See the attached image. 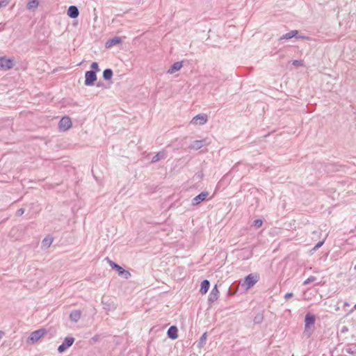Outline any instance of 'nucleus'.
Here are the masks:
<instances>
[{
  "instance_id": "nucleus-1",
  "label": "nucleus",
  "mask_w": 356,
  "mask_h": 356,
  "mask_svg": "<svg viewBox=\"0 0 356 356\" xmlns=\"http://www.w3.org/2000/svg\"><path fill=\"white\" fill-rule=\"evenodd\" d=\"M316 318L315 316L307 313L305 316V330L304 334L307 337H309L314 330L313 327L315 323Z\"/></svg>"
},
{
  "instance_id": "nucleus-2",
  "label": "nucleus",
  "mask_w": 356,
  "mask_h": 356,
  "mask_svg": "<svg viewBox=\"0 0 356 356\" xmlns=\"http://www.w3.org/2000/svg\"><path fill=\"white\" fill-rule=\"evenodd\" d=\"M15 65V59L8 58L6 56L0 57V70L7 71L12 69Z\"/></svg>"
},
{
  "instance_id": "nucleus-3",
  "label": "nucleus",
  "mask_w": 356,
  "mask_h": 356,
  "mask_svg": "<svg viewBox=\"0 0 356 356\" xmlns=\"http://www.w3.org/2000/svg\"><path fill=\"white\" fill-rule=\"evenodd\" d=\"M259 280V275L257 274H249L245 277L244 285L246 289L252 287Z\"/></svg>"
},
{
  "instance_id": "nucleus-4",
  "label": "nucleus",
  "mask_w": 356,
  "mask_h": 356,
  "mask_svg": "<svg viewBox=\"0 0 356 356\" xmlns=\"http://www.w3.org/2000/svg\"><path fill=\"white\" fill-rule=\"evenodd\" d=\"M85 85L88 86H93L97 80L96 72L94 70L87 71L85 74Z\"/></svg>"
},
{
  "instance_id": "nucleus-5",
  "label": "nucleus",
  "mask_w": 356,
  "mask_h": 356,
  "mask_svg": "<svg viewBox=\"0 0 356 356\" xmlns=\"http://www.w3.org/2000/svg\"><path fill=\"white\" fill-rule=\"evenodd\" d=\"M74 342V338L72 337H67L65 338L63 343L58 348V351L60 353L65 352L68 348H70Z\"/></svg>"
},
{
  "instance_id": "nucleus-6",
  "label": "nucleus",
  "mask_w": 356,
  "mask_h": 356,
  "mask_svg": "<svg viewBox=\"0 0 356 356\" xmlns=\"http://www.w3.org/2000/svg\"><path fill=\"white\" fill-rule=\"evenodd\" d=\"M45 330L40 329L33 332L28 338V341L33 343L38 341L45 334Z\"/></svg>"
},
{
  "instance_id": "nucleus-7",
  "label": "nucleus",
  "mask_w": 356,
  "mask_h": 356,
  "mask_svg": "<svg viewBox=\"0 0 356 356\" xmlns=\"http://www.w3.org/2000/svg\"><path fill=\"white\" fill-rule=\"evenodd\" d=\"M71 127H72L71 119L67 116L63 117L59 122V129L62 131H67Z\"/></svg>"
},
{
  "instance_id": "nucleus-8",
  "label": "nucleus",
  "mask_w": 356,
  "mask_h": 356,
  "mask_svg": "<svg viewBox=\"0 0 356 356\" xmlns=\"http://www.w3.org/2000/svg\"><path fill=\"white\" fill-rule=\"evenodd\" d=\"M209 144L207 139L197 140L193 141L188 147L191 149L198 150L202 148L204 145H208Z\"/></svg>"
},
{
  "instance_id": "nucleus-9",
  "label": "nucleus",
  "mask_w": 356,
  "mask_h": 356,
  "mask_svg": "<svg viewBox=\"0 0 356 356\" xmlns=\"http://www.w3.org/2000/svg\"><path fill=\"white\" fill-rule=\"evenodd\" d=\"M207 115L206 114H198L195 116L191 123L193 124H204L207 122Z\"/></svg>"
},
{
  "instance_id": "nucleus-10",
  "label": "nucleus",
  "mask_w": 356,
  "mask_h": 356,
  "mask_svg": "<svg viewBox=\"0 0 356 356\" xmlns=\"http://www.w3.org/2000/svg\"><path fill=\"white\" fill-rule=\"evenodd\" d=\"M209 193L207 191H204L195 196L192 200V205L197 206L202 201L205 200L209 196Z\"/></svg>"
},
{
  "instance_id": "nucleus-11",
  "label": "nucleus",
  "mask_w": 356,
  "mask_h": 356,
  "mask_svg": "<svg viewBox=\"0 0 356 356\" xmlns=\"http://www.w3.org/2000/svg\"><path fill=\"white\" fill-rule=\"evenodd\" d=\"M219 293L220 292L218 289V285L216 284L214 286V287L212 289V290L209 296V298H208L209 302H213L216 300H217L219 297Z\"/></svg>"
},
{
  "instance_id": "nucleus-12",
  "label": "nucleus",
  "mask_w": 356,
  "mask_h": 356,
  "mask_svg": "<svg viewBox=\"0 0 356 356\" xmlns=\"http://www.w3.org/2000/svg\"><path fill=\"white\" fill-rule=\"evenodd\" d=\"M102 303L103 305V308L105 310L111 311L115 309V306L111 299L107 300L106 298H103L102 300Z\"/></svg>"
},
{
  "instance_id": "nucleus-13",
  "label": "nucleus",
  "mask_w": 356,
  "mask_h": 356,
  "mask_svg": "<svg viewBox=\"0 0 356 356\" xmlns=\"http://www.w3.org/2000/svg\"><path fill=\"white\" fill-rule=\"evenodd\" d=\"M178 330L175 325H172L168 330L167 334L170 339H176L178 337Z\"/></svg>"
},
{
  "instance_id": "nucleus-14",
  "label": "nucleus",
  "mask_w": 356,
  "mask_h": 356,
  "mask_svg": "<svg viewBox=\"0 0 356 356\" xmlns=\"http://www.w3.org/2000/svg\"><path fill=\"white\" fill-rule=\"evenodd\" d=\"M79 11L76 6H70L67 10V15L71 18H76L79 16Z\"/></svg>"
},
{
  "instance_id": "nucleus-15",
  "label": "nucleus",
  "mask_w": 356,
  "mask_h": 356,
  "mask_svg": "<svg viewBox=\"0 0 356 356\" xmlns=\"http://www.w3.org/2000/svg\"><path fill=\"white\" fill-rule=\"evenodd\" d=\"M183 66V62H175L173 65L169 68L168 70V73L170 74H172L175 72L179 71Z\"/></svg>"
},
{
  "instance_id": "nucleus-16",
  "label": "nucleus",
  "mask_w": 356,
  "mask_h": 356,
  "mask_svg": "<svg viewBox=\"0 0 356 356\" xmlns=\"http://www.w3.org/2000/svg\"><path fill=\"white\" fill-rule=\"evenodd\" d=\"M81 316V312L80 310H73L70 314V319L71 321L77 322Z\"/></svg>"
},
{
  "instance_id": "nucleus-17",
  "label": "nucleus",
  "mask_w": 356,
  "mask_h": 356,
  "mask_svg": "<svg viewBox=\"0 0 356 356\" xmlns=\"http://www.w3.org/2000/svg\"><path fill=\"white\" fill-rule=\"evenodd\" d=\"M121 42V38L119 37H115L112 39L108 40L106 42V47L111 48L114 45L118 44Z\"/></svg>"
},
{
  "instance_id": "nucleus-18",
  "label": "nucleus",
  "mask_w": 356,
  "mask_h": 356,
  "mask_svg": "<svg viewBox=\"0 0 356 356\" xmlns=\"http://www.w3.org/2000/svg\"><path fill=\"white\" fill-rule=\"evenodd\" d=\"M210 282L207 280H204L201 283V287L200 289V292L202 294H206L209 289Z\"/></svg>"
},
{
  "instance_id": "nucleus-19",
  "label": "nucleus",
  "mask_w": 356,
  "mask_h": 356,
  "mask_svg": "<svg viewBox=\"0 0 356 356\" xmlns=\"http://www.w3.org/2000/svg\"><path fill=\"white\" fill-rule=\"evenodd\" d=\"M166 156H167V153L165 151L159 152L152 157V163H156L162 159L166 158Z\"/></svg>"
},
{
  "instance_id": "nucleus-20",
  "label": "nucleus",
  "mask_w": 356,
  "mask_h": 356,
  "mask_svg": "<svg viewBox=\"0 0 356 356\" xmlns=\"http://www.w3.org/2000/svg\"><path fill=\"white\" fill-rule=\"evenodd\" d=\"M298 34V30H292V31L286 33V34L283 35L282 36H281L279 40H282L284 39H286V40L291 39L292 38L296 36Z\"/></svg>"
},
{
  "instance_id": "nucleus-21",
  "label": "nucleus",
  "mask_w": 356,
  "mask_h": 356,
  "mask_svg": "<svg viewBox=\"0 0 356 356\" xmlns=\"http://www.w3.org/2000/svg\"><path fill=\"white\" fill-rule=\"evenodd\" d=\"M106 260L108 261V263L109 264L110 266L115 269L118 271V273L121 272V270L123 269L120 266L115 263L114 261L110 260L108 257L106 258Z\"/></svg>"
},
{
  "instance_id": "nucleus-22",
  "label": "nucleus",
  "mask_w": 356,
  "mask_h": 356,
  "mask_svg": "<svg viewBox=\"0 0 356 356\" xmlns=\"http://www.w3.org/2000/svg\"><path fill=\"white\" fill-rule=\"evenodd\" d=\"M39 6V3L38 0H32L28 2L26 5V8L29 10L34 9L38 8Z\"/></svg>"
},
{
  "instance_id": "nucleus-23",
  "label": "nucleus",
  "mask_w": 356,
  "mask_h": 356,
  "mask_svg": "<svg viewBox=\"0 0 356 356\" xmlns=\"http://www.w3.org/2000/svg\"><path fill=\"white\" fill-rule=\"evenodd\" d=\"M113 71L111 69H106L103 72V78L105 80H109L112 78Z\"/></svg>"
},
{
  "instance_id": "nucleus-24",
  "label": "nucleus",
  "mask_w": 356,
  "mask_h": 356,
  "mask_svg": "<svg viewBox=\"0 0 356 356\" xmlns=\"http://www.w3.org/2000/svg\"><path fill=\"white\" fill-rule=\"evenodd\" d=\"M53 238L51 237H46L42 241V245L43 247L48 248L52 243Z\"/></svg>"
},
{
  "instance_id": "nucleus-25",
  "label": "nucleus",
  "mask_w": 356,
  "mask_h": 356,
  "mask_svg": "<svg viewBox=\"0 0 356 356\" xmlns=\"http://www.w3.org/2000/svg\"><path fill=\"white\" fill-rule=\"evenodd\" d=\"M120 276L124 277L125 279H129L131 275L129 271L124 270V268L118 273Z\"/></svg>"
},
{
  "instance_id": "nucleus-26",
  "label": "nucleus",
  "mask_w": 356,
  "mask_h": 356,
  "mask_svg": "<svg viewBox=\"0 0 356 356\" xmlns=\"http://www.w3.org/2000/svg\"><path fill=\"white\" fill-rule=\"evenodd\" d=\"M325 238L324 239H323L322 241H319V242H318V243H317V244H316V245L312 248V252H315V251H316L319 248H321V247L323 245V243H324V242H325Z\"/></svg>"
},
{
  "instance_id": "nucleus-27",
  "label": "nucleus",
  "mask_w": 356,
  "mask_h": 356,
  "mask_svg": "<svg viewBox=\"0 0 356 356\" xmlns=\"http://www.w3.org/2000/svg\"><path fill=\"white\" fill-rule=\"evenodd\" d=\"M316 280V277L314 276H310L309 278H307L306 280L304 281L303 285L309 284L311 282H314Z\"/></svg>"
},
{
  "instance_id": "nucleus-28",
  "label": "nucleus",
  "mask_w": 356,
  "mask_h": 356,
  "mask_svg": "<svg viewBox=\"0 0 356 356\" xmlns=\"http://www.w3.org/2000/svg\"><path fill=\"white\" fill-rule=\"evenodd\" d=\"M262 220H260V219H257L255 220L254 222H253V225L257 227V228H259L260 227L261 225H262Z\"/></svg>"
},
{
  "instance_id": "nucleus-29",
  "label": "nucleus",
  "mask_w": 356,
  "mask_h": 356,
  "mask_svg": "<svg viewBox=\"0 0 356 356\" xmlns=\"http://www.w3.org/2000/svg\"><path fill=\"white\" fill-rule=\"evenodd\" d=\"M237 291H238V286L234 289H232V287H229V291H228V296H233V295L236 294Z\"/></svg>"
},
{
  "instance_id": "nucleus-30",
  "label": "nucleus",
  "mask_w": 356,
  "mask_h": 356,
  "mask_svg": "<svg viewBox=\"0 0 356 356\" xmlns=\"http://www.w3.org/2000/svg\"><path fill=\"white\" fill-rule=\"evenodd\" d=\"M206 339H207V333H204V334L202 335V337H200V339L199 343H200V344H204V343H205Z\"/></svg>"
},
{
  "instance_id": "nucleus-31",
  "label": "nucleus",
  "mask_w": 356,
  "mask_h": 356,
  "mask_svg": "<svg viewBox=\"0 0 356 356\" xmlns=\"http://www.w3.org/2000/svg\"><path fill=\"white\" fill-rule=\"evenodd\" d=\"M292 64L294 66H302L303 65V61L301 60H294Z\"/></svg>"
},
{
  "instance_id": "nucleus-32",
  "label": "nucleus",
  "mask_w": 356,
  "mask_h": 356,
  "mask_svg": "<svg viewBox=\"0 0 356 356\" xmlns=\"http://www.w3.org/2000/svg\"><path fill=\"white\" fill-rule=\"evenodd\" d=\"M92 70H94V71H99V66H98V63H96V62H93L92 64H91V66H90Z\"/></svg>"
},
{
  "instance_id": "nucleus-33",
  "label": "nucleus",
  "mask_w": 356,
  "mask_h": 356,
  "mask_svg": "<svg viewBox=\"0 0 356 356\" xmlns=\"http://www.w3.org/2000/svg\"><path fill=\"white\" fill-rule=\"evenodd\" d=\"M25 210L24 208H20L16 211V216H21L24 214Z\"/></svg>"
},
{
  "instance_id": "nucleus-34",
  "label": "nucleus",
  "mask_w": 356,
  "mask_h": 356,
  "mask_svg": "<svg viewBox=\"0 0 356 356\" xmlns=\"http://www.w3.org/2000/svg\"><path fill=\"white\" fill-rule=\"evenodd\" d=\"M8 3V0H1L0 1V8L6 7Z\"/></svg>"
},
{
  "instance_id": "nucleus-35",
  "label": "nucleus",
  "mask_w": 356,
  "mask_h": 356,
  "mask_svg": "<svg viewBox=\"0 0 356 356\" xmlns=\"http://www.w3.org/2000/svg\"><path fill=\"white\" fill-rule=\"evenodd\" d=\"M263 319V317L261 316H257L254 318V322L255 323H259Z\"/></svg>"
},
{
  "instance_id": "nucleus-36",
  "label": "nucleus",
  "mask_w": 356,
  "mask_h": 356,
  "mask_svg": "<svg viewBox=\"0 0 356 356\" xmlns=\"http://www.w3.org/2000/svg\"><path fill=\"white\" fill-rule=\"evenodd\" d=\"M293 296V293H286V294H285V296H284V298H285L286 300H288V299H289V298H292Z\"/></svg>"
},
{
  "instance_id": "nucleus-37",
  "label": "nucleus",
  "mask_w": 356,
  "mask_h": 356,
  "mask_svg": "<svg viewBox=\"0 0 356 356\" xmlns=\"http://www.w3.org/2000/svg\"><path fill=\"white\" fill-rule=\"evenodd\" d=\"M296 38H301V39H308L309 38L308 37H306V36H298L296 37Z\"/></svg>"
},
{
  "instance_id": "nucleus-38",
  "label": "nucleus",
  "mask_w": 356,
  "mask_h": 356,
  "mask_svg": "<svg viewBox=\"0 0 356 356\" xmlns=\"http://www.w3.org/2000/svg\"><path fill=\"white\" fill-rule=\"evenodd\" d=\"M3 335H4V332L2 331H0V339L3 337Z\"/></svg>"
},
{
  "instance_id": "nucleus-39",
  "label": "nucleus",
  "mask_w": 356,
  "mask_h": 356,
  "mask_svg": "<svg viewBox=\"0 0 356 356\" xmlns=\"http://www.w3.org/2000/svg\"><path fill=\"white\" fill-rule=\"evenodd\" d=\"M313 234H318V232H316V231H314V232H313Z\"/></svg>"
},
{
  "instance_id": "nucleus-40",
  "label": "nucleus",
  "mask_w": 356,
  "mask_h": 356,
  "mask_svg": "<svg viewBox=\"0 0 356 356\" xmlns=\"http://www.w3.org/2000/svg\"><path fill=\"white\" fill-rule=\"evenodd\" d=\"M344 306H345V307H346V306H349V305H348V303H345V304H344Z\"/></svg>"
},
{
  "instance_id": "nucleus-41",
  "label": "nucleus",
  "mask_w": 356,
  "mask_h": 356,
  "mask_svg": "<svg viewBox=\"0 0 356 356\" xmlns=\"http://www.w3.org/2000/svg\"><path fill=\"white\" fill-rule=\"evenodd\" d=\"M354 309H356V304L354 306Z\"/></svg>"
}]
</instances>
